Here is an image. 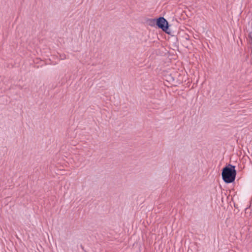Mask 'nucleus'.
I'll return each instance as SVG.
<instances>
[{"label": "nucleus", "mask_w": 252, "mask_h": 252, "mask_svg": "<svg viewBox=\"0 0 252 252\" xmlns=\"http://www.w3.org/2000/svg\"><path fill=\"white\" fill-rule=\"evenodd\" d=\"M222 178L226 183H231L234 181L236 175L235 166L229 165L224 167L222 171Z\"/></svg>", "instance_id": "1"}, {"label": "nucleus", "mask_w": 252, "mask_h": 252, "mask_svg": "<svg viewBox=\"0 0 252 252\" xmlns=\"http://www.w3.org/2000/svg\"><path fill=\"white\" fill-rule=\"evenodd\" d=\"M157 25L163 31L168 33V22L163 17H160L157 20Z\"/></svg>", "instance_id": "2"}, {"label": "nucleus", "mask_w": 252, "mask_h": 252, "mask_svg": "<svg viewBox=\"0 0 252 252\" xmlns=\"http://www.w3.org/2000/svg\"><path fill=\"white\" fill-rule=\"evenodd\" d=\"M167 80L169 82L172 81L174 80V79L172 77H169V78H167Z\"/></svg>", "instance_id": "3"}]
</instances>
